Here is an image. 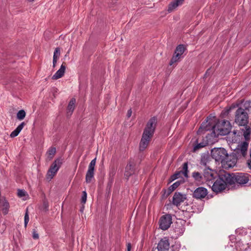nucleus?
Returning a JSON list of instances; mask_svg holds the SVG:
<instances>
[{
	"mask_svg": "<svg viewBox=\"0 0 251 251\" xmlns=\"http://www.w3.org/2000/svg\"><path fill=\"white\" fill-rule=\"evenodd\" d=\"M237 108V110H250L251 109V100L245 99L238 100L229 106L225 107L224 110H233Z\"/></svg>",
	"mask_w": 251,
	"mask_h": 251,
	"instance_id": "39448f33",
	"label": "nucleus"
},
{
	"mask_svg": "<svg viewBox=\"0 0 251 251\" xmlns=\"http://www.w3.org/2000/svg\"><path fill=\"white\" fill-rule=\"evenodd\" d=\"M57 89L56 88H53L52 93L54 98H55V94L57 92Z\"/></svg>",
	"mask_w": 251,
	"mask_h": 251,
	"instance_id": "37998d69",
	"label": "nucleus"
},
{
	"mask_svg": "<svg viewBox=\"0 0 251 251\" xmlns=\"http://www.w3.org/2000/svg\"><path fill=\"white\" fill-rule=\"evenodd\" d=\"M184 0H174L168 5V11L170 13L172 12L178 6L183 4Z\"/></svg>",
	"mask_w": 251,
	"mask_h": 251,
	"instance_id": "a211bd4d",
	"label": "nucleus"
},
{
	"mask_svg": "<svg viewBox=\"0 0 251 251\" xmlns=\"http://www.w3.org/2000/svg\"><path fill=\"white\" fill-rule=\"evenodd\" d=\"M249 142L245 141L238 144L235 149V151L239 155H241L245 157L247 154Z\"/></svg>",
	"mask_w": 251,
	"mask_h": 251,
	"instance_id": "9d476101",
	"label": "nucleus"
},
{
	"mask_svg": "<svg viewBox=\"0 0 251 251\" xmlns=\"http://www.w3.org/2000/svg\"><path fill=\"white\" fill-rule=\"evenodd\" d=\"M25 111H19L17 114V118L19 120H22L25 118Z\"/></svg>",
	"mask_w": 251,
	"mask_h": 251,
	"instance_id": "2f4dec72",
	"label": "nucleus"
},
{
	"mask_svg": "<svg viewBox=\"0 0 251 251\" xmlns=\"http://www.w3.org/2000/svg\"><path fill=\"white\" fill-rule=\"evenodd\" d=\"M231 126L229 121L225 120L219 121L213 126V132L215 135H225L228 134L231 130Z\"/></svg>",
	"mask_w": 251,
	"mask_h": 251,
	"instance_id": "20e7f679",
	"label": "nucleus"
},
{
	"mask_svg": "<svg viewBox=\"0 0 251 251\" xmlns=\"http://www.w3.org/2000/svg\"><path fill=\"white\" fill-rule=\"evenodd\" d=\"M192 176L194 178L195 180L199 184H201L204 182L203 175L202 176L198 172H193L192 174Z\"/></svg>",
	"mask_w": 251,
	"mask_h": 251,
	"instance_id": "412c9836",
	"label": "nucleus"
},
{
	"mask_svg": "<svg viewBox=\"0 0 251 251\" xmlns=\"http://www.w3.org/2000/svg\"><path fill=\"white\" fill-rule=\"evenodd\" d=\"M96 158H95L94 159H93L90 163L88 170H90L91 171L94 172L95 166L96 164Z\"/></svg>",
	"mask_w": 251,
	"mask_h": 251,
	"instance_id": "72a5a7b5",
	"label": "nucleus"
},
{
	"mask_svg": "<svg viewBox=\"0 0 251 251\" xmlns=\"http://www.w3.org/2000/svg\"><path fill=\"white\" fill-rule=\"evenodd\" d=\"M87 200V193L86 191L82 192V195L81 197V203H85Z\"/></svg>",
	"mask_w": 251,
	"mask_h": 251,
	"instance_id": "e433bc0d",
	"label": "nucleus"
},
{
	"mask_svg": "<svg viewBox=\"0 0 251 251\" xmlns=\"http://www.w3.org/2000/svg\"><path fill=\"white\" fill-rule=\"evenodd\" d=\"M58 58H56V57H53V65L52 67L53 68H54L56 66L57 61Z\"/></svg>",
	"mask_w": 251,
	"mask_h": 251,
	"instance_id": "79ce46f5",
	"label": "nucleus"
},
{
	"mask_svg": "<svg viewBox=\"0 0 251 251\" xmlns=\"http://www.w3.org/2000/svg\"><path fill=\"white\" fill-rule=\"evenodd\" d=\"M157 123V118L153 117L150 119L144 129L139 144V150L144 151L148 147L152 138Z\"/></svg>",
	"mask_w": 251,
	"mask_h": 251,
	"instance_id": "f03ea898",
	"label": "nucleus"
},
{
	"mask_svg": "<svg viewBox=\"0 0 251 251\" xmlns=\"http://www.w3.org/2000/svg\"><path fill=\"white\" fill-rule=\"evenodd\" d=\"M32 237L34 239H37L39 238L38 234L36 232L35 230H33L32 232Z\"/></svg>",
	"mask_w": 251,
	"mask_h": 251,
	"instance_id": "a19ab883",
	"label": "nucleus"
},
{
	"mask_svg": "<svg viewBox=\"0 0 251 251\" xmlns=\"http://www.w3.org/2000/svg\"><path fill=\"white\" fill-rule=\"evenodd\" d=\"M207 194L206 188L199 187L196 189L193 193L194 197L197 199H201L204 198Z\"/></svg>",
	"mask_w": 251,
	"mask_h": 251,
	"instance_id": "2eb2a0df",
	"label": "nucleus"
},
{
	"mask_svg": "<svg viewBox=\"0 0 251 251\" xmlns=\"http://www.w3.org/2000/svg\"><path fill=\"white\" fill-rule=\"evenodd\" d=\"M248 166L250 169L251 170V160L248 161Z\"/></svg>",
	"mask_w": 251,
	"mask_h": 251,
	"instance_id": "49530a36",
	"label": "nucleus"
},
{
	"mask_svg": "<svg viewBox=\"0 0 251 251\" xmlns=\"http://www.w3.org/2000/svg\"><path fill=\"white\" fill-rule=\"evenodd\" d=\"M188 164L187 163H184L183 164V170L178 171L171 176L170 178V182L175 180L176 179L179 178L182 174L184 175L185 177H188Z\"/></svg>",
	"mask_w": 251,
	"mask_h": 251,
	"instance_id": "9b49d317",
	"label": "nucleus"
},
{
	"mask_svg": "<svg viewBox=\"0 0 251 251\" xmlns=\"http://www.w3.org/2000/svg\"><path fill=\"white\" fill-rule=\"evenodd\" d=\"M60 55V48L59 47H57L55 49L53 57L56 56V58H58Z\"/></svg>",
	"mask_w": 251,
	"mask_h": 251,
	"instance_id": "c9c22d12",
	"label": "nucleus"
},
{
	"mask_svg": "<svg viewBox=\"0 0 251 251\" xmlns=\"http://www.w3.org/2000/svg\"><path fill=\"white\" fill-rule=\"evenodd\" d=\"M62 163V159L58 158L56 159L50 167L47 173V179L50 180L58 171Z\"/></svg>",
	"mask_w": 251,
	"mask_h": 251,
	"instance_id": "423d86ee",
	"label": "nucleus"
},
{
	"mask_svg": "<svg viewBox=\"0 0 251 251\" xmlns=\"http://www.w3.org/2000/svg\"><path fill=\"white\" fill-rule=\"evenodd\" d=\"M211 156L216 162L221 163L223 168L228 169L234 167L236 159L233 155H229L224 148H214L211 151Z\"/></svg>",
	"mask_w": 251,
	"mask_h": 251,
	"instance_id": "f257e3e1",
	"label": "nucleus"
},
{
	"mask_svg": "<svg viewBox=\"0 0 251 251\" xmlns=\"http://www.w3.org/2000/svg\"><path fill=\"white\" fill-rule=\"evenodd\" d=\"M240 132L237 130H234L228 136V141L232 143H236L240 140Z\"/></svg>",
	"mask_w": 251,
	"mask_h": 251,
	"instance_id": "6ab92c4d",
	"label": "nucleus"
},
{
	"mask_svg": "<svg viewBox=\"0 0 251 251\" xmlns=\"http://www.w3.org/2000/svg\"><path fill=\"white\" fill-rule=\"evenodd\" d=\"M170 247V243L168 239L164 238L162 239L158 244L157 249L158 251H166Z\"/></svg>",
	"mask_w": 251,
	"mask_h": 251,
	"instance_id": "4468645a",
	"label": "nucleus"
},
{
	"mask_svg": "<svg viewBox=\"0 0 251 251\" xmlns=\"http://www.w3.org/2000/svg\"><path fill=\"white\" fill-rule=\"evenodd\" d=\"M25 125V123L24 122H22L21 124H20L13 131L11 134H10V137L12 138H14L18 136V135L19 134V133L21 132V131L23 128L24 126Z\"/></svg>",
	"mask_w": 251,
	"mask_h": 251,
	"instance_id": "4be33fe9",
	"label": "nucleus"
},
{
	"mask_svg": "<svg viewBox=\"0 0 251 251\" xmlns=\"http://www.w3.org/2000/svg\"><path fill=\"white\" fill-rule=\"evenodd\" d=\"M234 179L229 174H225L219 176V178L213 183L212 190L216 192H221L225 190L227 184H232Z\"/></svg>",
	"mask_w": 251,
	"mask_h": 251,
	"instance_id": "7ed1b4c3",
	"label": "nucleus"
},
{
	"mask_svg": "<svg viewBox=\"0 0 251 251\" xmlns=\"http://www.w3.org/2000/svg\"><path fill=\"white\" fill-rule=\"evenodd\" d=\"M184 229L183 226H182L181 227V228L180 229V230H178V229L177 228H176L175 229V232H177V234H181L184 232Z\"/></svg>",
	"mask_w": 251,
	"mask_h": 251,
	"instance_id": "ea45409f",
	"label": "nucleus"
},
{
	"mask_svg": "<svg viewBox=\"0 0 251 251\" xmlns=\"http://www.w3.org/2000/svg\"><path fill=\"white\" fill-rule=\"evenodd\" d=\"M2 210L3 213L4 214H6L8 212V210L9 208V204L8 202L6 201H2Z\"/></svg>",
	"mask_w": 251,
	"mask_h": 251,
	"instance_id": "c756f323",
	"label": "nucleus"
},
{
	"mask_svg": "<svg viewBox=\"0 0 251 251\" xmlns=\"http://www.w3.org/2000/svg\"><path fill=\"white\" fill-rule=\"evenodd\" d=\"M75 98H72L69 102L67 106V110H74L75 108Z\"/></svg>",
	"mask_w": 251,
	"mask_h": 251,
	"instance_id": "bb28decb",
	"label": "nucleus"
},
{
	"mask_svg": "<svg viewBox=\"0 0 251 251\" xmlns=\"http://www.w3.org/2000/svg\"><path fill=\"white\" fill-rule=\"evenodd\" d=\"M242 130L243 131V136L246 141L249 142L251 136V128L248 126H246L242 129Z\"/></svg>",
	"mask_w": 251,
	"mask_h": 251,
	"instance_id": "aec40b11",
	"label": "nucleus"
},
{
	"mask_svg": "<svg viewBox=\"0 0 251 251\" xmlns=\"http://www.w3.org/2000/svg\"><path fill=\"white\" fill-rule=\"evenodd\" d=\"M211 68H209L207 70V71H206V72L205 73L204 75H203V78H207V76L210 75H211Z\"/></svg>",
	"mask_w": 251,
	"mask_h": 251,
	"instance_id": "58836bf2",
	"label": "nucleus"
},
{
	"mask_svg": "<svg viewBox=\"0 0 251 251\" xmlns=\"http://www.w3.org/2000/svg\"><path fill=\"white\" fill-rule=\"evenodd\" d=\"M131 250V245L130 243H128L127 245V251H130Z\"/></svg>",
	"mask_w": 251,
	"mask_h": 251,
	"instance_id": "c03bdc74",
	"label": "nucleus"
},
{
	"mask_svg": "<svg viewBox=\"0 0 251 251\" xmlns=\"http://www.w3.org/2000/svg\"><path fill=\"white\" fill-rule=\"evenodd\" d=\"M251 176L248 174H239L235 176V180L236 182L241 184L247 183L250 180Z\"/></svg>",
	"mask_w": 251,
	"mask_h": 251,
	"instance_id": "f8f14e48",
	"label": "nucleus"
},
{
	"mask_svg": "<svg viewBox=\"0 0 251 251\" xmlns=\"http://www.w3.org/2000/svg\"><path fill=\"white\" fill-rule=\"evenodd\" d=\"M29 2L33 1L34 0H27Z\"/></svg>",
	"mask_w": 251,
	"mask_h": 251,
	"instance_id": "de8ad7c7",
	"label": "nucleus"
},
{
	"mask_svg": "<svg viewBox=\"0 0 251 251\" xmlns=\"http://www.w3.org/2000/svg\"><path fill=\"white\" fill-rule=\"evenodd\" d=\"M131 114L132 111H128V112L127 113V116L128 117V118H129L131 116Z\"/></svg>",
	"mask_w": 251,
	"mask_h": 251,
	"instance_id": "a18cd8bd",
	"label": "nucleus"
},
{
	"mask_svg": "<svg viewBox=\"0 0 251 251\" xmlns=\"http://www.w3.org/2000/svg\"><path fill=\"white\" fill-rule=\"evenodd\" d=\"M236 251H251V245L239 241L236 243Z\"/></svg>",
	"mask_w": 251,
	"mask_h": 251,
	"instance_id": "f3484780",
	"label": "nucleus"
},
{
	"mask_svg": "<svg viewBox=\"0 0 251 251\" xmlns=\"http://www.w3.org/2000/svg\"><path fill=\"white\" fill-rule=\"evenodd\" d=\"M181 57H182V56L181 55H180L179 54H178L176 53H175V52H174V53L173 55V56L170 61L169 65L170 66H172L175 63L180 61Z\"/></svg>",
	"mask_w": 251,
	"mask_h": 251,
	"instance_id": "5701e85b",
	"label": "nucleus"
},
{
	"mask_svg": "<svg viewBox=\"0 0 251 251\" xmlns=\"http://www.w3.org/2000/svg\"><path fill=\"white\" fill-rule=\"evenodd\" d=\"M160 227L165 230L167 229L172 224V217L169 214L162 216L160 219Z\"/></svg>",
	"mask_w": 251,
	"mask_h": 251,
	"instance_id": "1a4fd4ad",
	"label": "nucleus"
},
{
	"mask_svg": "<svg viewBox=\"0 0 251 251\" xmlns=\"http://www.w3.org/2000/svg\"><path fill=\"white\" fill-rule=\"evenodd\" d=\"M18 196L19 198H22L23 200H26L28 198V195L24 190H18Z\"/></svg>",
	"mask_w": 251,
	"mask_h": 251,
	"instance_id": "a878e982",
	"label": "nucleus"
},
{
	"mask_svg": "<svg viewBox=\"0 0 251 251\" xmlns=\"http://www.w3.org/2000/svg\"><path fill=\"white\" fill-rule=\"evenodd\" d=\"M29 216H28V213L26 211V212L25 213V226L26 227L28 222H29Z\"/></svg>",
	"mask_w": 251,
	"mask_h": 251,
	"instance_id": "4c0bfd02",
	"label": "nucleus"
},
{
	"mask_svg": "<svg viewBox=\"0 0 251 251\" xmlns=\"http://www.w3.org/2000/svg\"><path fill=\"white\" fill-rule=\"evenodd\" d=\"M94 172L88 170L86 175V181L87 183L91 181L92 179L94 177Z\"/></svg>",
	"mask_w": 251,
	"mask_h": 251,
	"instance_id": "c85d7f7f",
	"label": "nucleus"
},
{
	"mask_svg": "<svg viewBox=\"0 0 251 251\" xmlns=\"http://www.w3.org/2000/svg\"><path fill=\"white\" fill-rule=\"evenodd\" d=\"M56 152V149L55 148H50L47 151L48 158L51 160Z\"/></svg>",
	"mask_w": 251,
	"mask_h": 251,
	"instance_id": "cd10ccee",
	"label": "nucleus"
},
{
	"mask_svg": "<svg viewBox=\"0 0 251 251\" xmlns=\"http://www.w3.org/2000/svg\"><path fill=\"white\" fill-rule=\"evenodd\" d=\"M203 175L204 181L207 182L209 186L213 183V180L217 176V172L209 168L205 169Z\"/></svg>",
	"mask_w": 251,
	"mask_h": 251,
	"instance_id": "6e6552de",
	"label": "nucleus"
},
{
	"mask_svg": "<svg viewBox=\"0 0 251 251\" xmlns=\"http://www.w3.org/2000/svg\"><path fill=\"white\" fill-rule=\"evenodd\" d=\"M66 67V64L65 62H63L61 65L60 69L52 76V79H57L62 77L65 73Z\"/></svg>",
	"mask_w": 251,
	"mask_h": 251,
	"instance_id": "dca6fc26",
	"label": "nucleus"
},
{
	"mask_svg": "<svg viewBox=\"0 0 251 251\" xmlns=\"http://www.w3.org/2000/svg\"><path fill=\"white\" fill-rule=\"evenodd\" d=\"M248 114L245 111H237L235 121L239 126H245L248 122Z\"/></svg>",
	"mask_w": 251,
	"mask_h": 251,
	"instance_id": "0eeeda50",
	"label": "nucleus"
},
{
	"mask_svg": "<svg viewBox=\"0 0 251 251\" xmlns=\"http://www.w3.org/2000/svg\"><path fill=\"white\" fill-rule=\"evenodd\" d=\"M96 158H95L94 159H93L90 163L88 170H90L91 171L94 172L95 166L96 164Z\"/></svg>",
	"mask_w": 251,
	"mask_h": 251,
	"instance_id": "473e14b6",
	"label": "nucleus"
},
{
	"mask_svg": "<svg viewBox=\"0 0 251 251\" xmlns=\"http://www.w3.org/2000/svg\"><path fill=\"white\" fill-rule=\"evenodd\" d=\"M206 146V143H201L199 144H198L196 146H194L193 150L194 151H197L199 149L203 148Z\"/></svg>",
	"mask_w": 251,
	"mask_h": 251,
	"instance_id": "f704fd0d",
	"label": "nucleus"
},
{
	"mask_svg": "<svg viewBox=\"0 0 251 251\" xmlns=\"http://www.w3.org/2000/svg\"><path fill=\"white\" fill-rule=\"evenodd\" d=\"M133 166L131 164H128L127 165V166L126 167L125 172V176L126 177H128L133 174Z\"/></svg>",
	"mask_w": 251,
	"mask_h": 251,
	"instance_id": "b1692460",
	"label": "nucleus"
},
{
	"mask_svg": "<svg viewBox=\"0 0 251 251\" xmlns=\"http://www.w3.org/2000/svg\"><path fill=\"white\" fill-rule=\"evenodd\" d=\"M186 199V195L180 193H175L173 196V203L176 206L179 205Z\"/></svg>",
	"mask_w": 251,
	"mask_h": 251,
	"instance_id": "ddd939ff",
	"label": "nucleus"
},
{
	"mask_svg": "<svg viewBox=\"0 0 251 251\" xmlns=\"http://www.w3.org/2000/svg\"><path fill=\"white\" fill-rule=\"evenodd\" d=\"M181 181H177L175 182L173 184L171 185L169 188V191L170 192H172L174 191L176 188L179 186V185L181 183Z\"/></svg>",
	"mask_w": 251,
	"mask_h": 251,
	"instance_id": "7c9ffc66",
	"label": "nucleus"
},
{
	"mask_svg": "<svg viewBox=\"0 0 251 251\" xmlns=\"http://www.w3.org/2000/svg\"><path fill=\"white\" fill-rule=\"evenodd\" d=\"M186 50V48L184 45L180 44L176 47L175 50V53H176L179 54L180 55L182 56Z\"/></svg>",
	"mask_w": 251,
	"mask_h": 251,
	"instance_id": "393cba45",
	"label": "nucleus"
}]
</instances>
